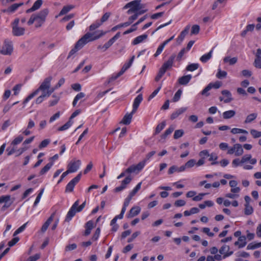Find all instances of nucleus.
I'll return each mask as SVG.
<instances>
[{"label": "nucleus", "instance_id": "21", "mask_svg": "<svg viewBox=\"0 0 261 261\" xmlns=\"http://www.w3.org/2000/svg\"><path fill=\"white\" fill-rule=\"evenodd\" d=\"M190 26L189 25H187L185 29L180 33L179 36L177 38L176 41L178 44H180L181 42L184 39L185 36L189 33V31L190 29Z\"/></svg>", "mask_w": 261, "mask_h": 261}, {"label": "nucleus", "instance_id": "8", "mask_svg": "<svg viewBox=\"0 0 261 261\" xmlns=\"http://www.w3.org/2000/svg\"><path fill=\"white\" fill-rule=\"evenodd\" d=\"M14 200L11 199L10 195H3L0 196V204L4 203L2 207V211H5L13 203Z\"/></svg>", "mask_w": 261, "mask_h": 261}, {"label": "nucleus", "instance_id": "39", "mask_svg": "<svg viewBox=\"0 0 261 261\" xmlns=\"http://www.w3.org/2000/svg\"><path fill=\"white\" fill-rule=\"evenodd\" d=\"M74 8V6L72 5H68L66 6H64L63 9L61 10L59 13V15H63L68 12L71 9Z\"/></svg>", "mask_w": 261, "mask_h": 261}, {"label": "nucleus", "instance_id": "3", "mask_svg": "<svg viewBox=\"0 0 261 261\" xmlns=\"http://www.w3.org/2000/svg\"><path fill=\"white\" fill-rule=\"evenodd\" d=\"M176 57L175 54H172L168 59V60L165 62L162 66L161 68L159 70V71L155 78V81L156 82L159 81L161 77L165 74L166 71L171 68L173 66V64L174 62V60Z\"/></svg>", "mask_w": 261, "mask_h": 261}, {"label": "nucleus", "instance_id": "4", "mask_svg": "<svg viewBox=\"0 0 261 261\" xmlns=\"http://www.w3.org/2000/svg\"><path fill=\"white\" fill-rule=\"evenodd\" d=\"M105 34L106 32H104L101 30H98L93 33H87L82 37H87L86 40L84 41V42H85V44H87L90 41H94L100 38Z\"/></svg>", "mask_w": 261, "mask_h": 261}, {"label": "nucleus", "instance_id": "28", "mask_svg": "<svg viewBox=\"0 0 261 261\" xmlns=\"http://www.w3.org/2000/svg\"><path fill=\"white\" fill-rule=\"evenodd\" d=\"M185 170V169L183 165L180 166V167H177V166L173 165V166H171L169 169L168 174H173L175 172H179L184 171Z\"/></svg>", "mask_w": 261, "mask_h": 261}, {"label": "nucleus", "instance_id": "59", "mask_svg": "<svg viewBox=\"0 0 261 261\" xmlns=\"http://www.w3.org/2000/svg\"><path fill=\"white\" fill-rule=\"evenodd\" d=\"M27 222L23 224L22 226H21L20 227H19L14 232L13 234V236H15L18 233L21 232L24 230L25 228L26 227V226L27 225Z\"/></svg>", "mask_w": 261, "mask_h": 261}, {"label": "nucleus", "instance_id": "35", "mask_svg": "<svg viewBox=\"0 0 261 261\" xmlns=\"http://www.w3.org/2000/svg\"><path fill=\"white\" fill-rule=\"evenodd\" d=\"M237 61L238 58L237 57L230 58V57H226L223 59L224 63H229V64L230 65L235 64L237 62Z\"/></svg>", "mask_w": 261, "mask_h": 261}, {"label": "nucleus", "instance_id": "53", "mask_svg": "<svg viewBox=\"0 0 261 261\" xmlns=\"http://www.w3.org/2000/svg\"><path fill=\"white\" fill-rule=\"evenodd\" d=\"M250 134L254 138H258L261 137V132L252 129L250 130Z\"/></svg>", "mask_w": 261, "mask_h": 261}, {"label": "nucleus", "instance_id": "55", "mask_svg": "<svg viewBox=\"0 0 261 261\" xmlns=\"http://www.w3.org/2000/svg\"><path fill=\"white\" fill-rule=\"evenodd\" d=\"M174 129L173 126H170L162 135V138H165L167 136L171 134Z\"/></svg>", "mask_w": 261, "mask_h": 261}, {"label": "nucleus", "instance_id": "64", "mask_svg": "<svg viewBox=\"0 0 261 261\" xmlns=\"http://www.w3.org/2000/svg\"><path fill=\"white\" fill-rule=\"evenodd\" d=\"M253 65L257 68L261 69V59H255Z\"/></svg>", "mask_w": 261, "mask_h": 261}, {"label": "nucleus", "instance_id": "20", "mask_svg": "<svg viewBox=\"0 0 261 261\" xmlns=\"http://www.w3.org/2000/svg\"><path fill=\"white\" fill-rule=\"evenodd\" d=\"M25 29L18 26L12 27V34L15 36H22L24 34Z\"/></svg>", "mask_w": 261, "mask_h": 261}, {"label": "nucleus", "instance_id": "51", "mask_svg": "<svg viewBox=\"0 0 261 261\" xmlns=\"http://www.w3.org/2000/svg\"><path fill=\"white\" fill-rule=\"evenodd\" d=\"M184 130L182 129H178L176 130L174 132V138L175 139H177L180 137H182L184 135Z\"/></svg>", "mask_w": 261, "mask_h": 261}, {"label": "nucleus", "instance_id": "49", "mask_svg": "<svg viewBox=\"0 0 261 261\" xmlns=\"http://www.w3.org/2000/svg\"><path fill=\"white\" fill-rule=\"evenodd\" d=\"M200 31V27L197 24L193 25L192 27L191 35H197Z\"/></svg>", "mask_w": 261, "mask_h": 261}, {"label": "nucleus", "instance_id": "24", "mask_svg": "<svg viewBox=\"0 0 261 261\" xmlns=\"http://www.w3.org/2000/svg\"><path fill=\"white\" fill-rule=\"evenodd\" d=\"M141 211V208L139 206H134L132 207L128 214V218H132L138 215Z\"/></svg>", "mask_w": 261, "mask_h": 261}, {"label": "nucleus", "instance_id": "44", "mask_svg": "<svg viewBox=\"0 0 261 261\" xmlns=\"http://www.w3.org/2000/svg\"><path fill=\"white\" fill-rule=\"evenodd\" d=\"M231 133L233 134H239V133H242V134H248V132L246 130L241 129V128H232L231 130Z\"/></svg>", "mask_w": 261, "mask_h": 261}, {"label": "nucleus", "instance_id": "12", "mask_svg": "<svg viewBox=\"0 0 261 261\" xmlns=\"http://www.w3.org/2000/svg\"><path fill=\"white\" fill-rule=\"evenodd\" d=\"M81 165V161L80 160H72L67 166V171H68L69 173L75 172L79 169Z\"/></svg>", "mask_w": 261, "mask_h": 261}, {"label": "nucleus", "instance_id": "32", "mask_svg": "<svg viewBox=\"0 0 261 261\" xmlns=\"http://www.w3.org/2000/svg\"><path fill=\"white\" fill-rule=\"evenodd\" d=\"M147 38V35L146 34L139 36L134 39L132 42V44L133 45H137L140 43H141L143 40H145Z\"/></svg>", "mask_w": 261, "mask_h": 261}, {"label": "nucleus", "instance_id": "36", "mask_svg": "<svg viewBox=\"0 0 261 261\" xmlns=\"http://www.w3.org/2000/svg\"><path fill=\"white\" fill-rule=\"evenodd\" d=\"M54 162H51L48 164H47L40 171L39 174L40 175H43L45 173H46L51 167V166L53 165Z\"/></svg>", "mask_w": 261, "mask_h": 261}, {"label": "nucleus", "instance_id": "10", "mask_svg": "<svg viewBox=\"0 0 261 261\" xmlns=\"http://www.w3.org/2000/svg\"><path fill=\"white\" fill-rule=\"evenodd\" d=\"M82 176V173H79L76 177L73 178L66 186L65 192H71L73 191L75 186L79 182Z\"/></svg>", "mask_w": 261, "mask_h": 261}, {"label": "nucleus", "instance_id": "43", "mask_svg": "<svg viewBox=\"0 0 261 261\" xmlns=\"http://www.w3.org/2000/svg\"><path fill=\"white\" fill-rule=\"evenodd\" d=\"M101 25V22H100L99 21L97 20L92 24H91L89 27V30L90 31H93L99 28Z\"/></svg>", "mask_w": 261, "mask_h": 261}, {"label": "nucleus", "instance_id": "63", "mask_svg": "<svg viewBox=\"0 0 261 261\" xmlns=\"http://www.w3.org/2000/svg\"><path fill=\"white\" fill-rule=\"evenodd\" d=\"M77 245L76 244L73 243L66 246L65 249L66 251H69L75 249Z\"/></svg>", "mask_w": 261, "mask_h": 261}, {"label": "nucleus", "instance_id": "18", "mask_svg": "<svg viewBox=\"0 0 261 261\" xmlns=\"http://www.w3.org/2000/svg\"><path fill=\"white\" fill-rule=\"evenodd\" d=\"M143 100V96L142 94H139L135 99L133 106V110L132 113H135L137 111L140 103Z\"/></svg>", "mask_w": 261, "mask_h": 261}, {"label": "nucleus", "instance_id": "52", "mask_svg": "<svg viewBox=\"0 0 261 261\" xmlns=\"http://www.w3.org/2000/svg\"><path fill=\"white\" fill-rule=\"evenodd\" d=\"M208 156H210V158H209L210 161H215V162L212 163V165L218 164V162L215 161L218 159V156L215 153H212L211 154H210V155Z\"/></svg>", "mask_w": 261, "mask_h": 261}, {"label": "nucleus", "instance_id": "37", "mask_svg": "<svg viewBox=\"0 0 261 261\" xmlns=\"http://www.w3.org/2000/svg\"><path fill=\"white\" fill-rule=\"evenodd\" d=\"M259 247H261V242L259 243L252 242L248 245L247 249L253 250Z\"/></svg>", "mask_w": 261, "mask_h": 261}, {"label": "nucleus", "instance_id": "19", "mask_svg": "<svg viewBox=\"0 0 261 261\" xmlns=\"http://www.w3.org/2000/svg\"><path fill=\"white\" fill-rule=\"evenodd\" d=\"M43 4L42 0H37L33 4V6L26 10L27 13H29L38 10L42 6Z\"/></svg>", "mask_w": 261, "mask_h": 261}, {"label": "nucleus", "instance_id": "6", "mask_svg": "<svg viewBox=\"0 0 261 261\" xmlns=\"http://www.w3.org/2000/svg\"><path fill=\"white\" fill-rule=\"evenodd\" d=\"M13 47L12 42L9 40H5L0 53L4 55H11L13 52Z\"/></svg>", "mask_w": 261, "mask_h": 261}, {"label": "nucleus", "instance_id": "5", "mask_svg": "<svg viewBox=\"0 0 261 261\" xmlns=\"http://www.w3.org/2000/svg\"><path fill=\"white\" fill-rule=\"evenodd\" d=\"M139 0H135L126 4L123 9H126L129 8V9L127 11V13L130 14L139 11Z\"/></svg>", "mask_w": 261, "mask_h": 261}, {"label": "nucleus", "instance_id": "54", "mask_svg": "<svg viewBox=\"0 0 261 261\" xmlns=\"http://www.w3.org/2000/svg\"><path fill=\"white\" fill-rule=\"evenodd\" d=\"M44 189H42L40 190L39 193L37 195V197L36 198V200H35V201L34 202V206H36L38 204V203L39 202L40 200V199L41 198V196H42V194H43V193L44 192Z\"/></svg>", "mask_w": 261, "mask_h": 261}, {"label": "nucleus", "instance_id": "23", "mask_svg": "<svg viewBox=\"0 0 261 261\" xmlns=\"http://www.w3.org/2000/svg\"><path fill=\"white\" fill-rule=\"evenodd\" d=\"M192 78V76L190 74L184 75L179 78L178 80V83L180 85H186L188 84Z\"/></svg>", "mask_w": 261, "mask_h": 261}, {"label": "nucleus", "instance_id": "26", "mask_svg": "<svg viewBox=\"0 0 261 261\" xmlns=\"http://www.w3.org/2000/svg\"><path fill=\"white\" fill-rule=\"evenodd\" d=\"M54 215V213L52 214L46 221L43 224L41 229L42 232H44L47 230L48 226L53 220Z\"/></svg>", "mask_w": 261, "mask_h": 261}, {"label": "nucleus", "instance_id": "27", "mask_svg": "<svg viewBox=\"0 0 261 261\" xmlns=\"http://www.w3.org/2000/svg\"><path fill=\"white\" fill-rule=\"evenodd\" d=\"M187 110V108H181L177 110H176L175 112H173L170 117L171 119L173 120L175 118H176L180 114L184 113L185 112H186Z\"/></svg>", "mask_w": 261, "mask_h": 261}, {"label": "nucleus", "instance_id": "16", "mask_svg": "<svg viewBox=\"0 0 261 261\" xmlns=\"http://www.w3.org/2000/svg\"><path fill=\"white\" fill-rule=\"evenodd\" d=\"M120 37V33L118 32L113 37H112L107 43H106L102 46V47L103 48V51L108 49Z\"/></svg>", "mask_w": 261, "mask_h": 261}, {"label": "nucleus", "instance_id": "14", "mask_svg": "<svg viewBox=\"0 0 261 261\" xmlns=\"http://www.w3.org/2000/svg\"><path fill=\"white\" fill-rule=\"evenodd\" d=\"M79 204V200H76L73 204L72 205L71 207L68 211L65 221H69L71 218L75 215L76 212H78L76 211L77 207Z\"/></svg>", "mask_w": 261, "mask_h": 261}, {"label": "nucleus", "instance_id": "1", "mask_svg": "<svg viewBox=\"0 0 261 261\" xmlns=\"http://www.w3.org/2000/svg\"><path fill=\"white\" fill-rule=\"evenodd\" d=\"M52 80L51 76H48L45 78L42 82L39 87L36 89L33 93L30 94L23 101V104L25 105L30 99L33 98L34 96L37 95L40 91H41L42 93L48 92L49 91H51V93L54 92V89L51 88V81Z\"/></svg>", "mask_w": 261, "mask_h": 261}, {"label": "nucleus", "instance_id": "48", "mask_svg": "<svg viewBox=\"0 0 261 261\" xmlns=\"http://www.w3.org/2000/svg\"><path fill=\"white\" fill-rule=\"evenodd\" d=\"M53 97L54 98L53 100H50L49 103V107H53L55 105H56L59 101L60 99V97L58 96L55 94L53 95Z\"/></svg>", "mask_w": 261, "mask_h": 261}, {"label": "nucleus", "instance_id": "57", "mask_svg": "<svg viewBox=\"0 0 261 261\" xmlns=\"http://www.w3.org/2000/svg\"><path fill=\"white\" fill-rule=\"evenodd\" d=\"M165 43H163L162 44H161L158 48L156 53L154 55V56L155 57H158L159 55L161 54L162 51H163L164 47L165 46Z\"/></svg>", "mask_w": 261, "mask_h": 261}, {"label": "nucleus", "instance_id": "46", "mask_svg": "<svg viewBox=\"0 0 261 261\" xmlns=\"http://www.w3.org/2000/svg\"><path fill=\"white\" fill-rule=\"evenodd\" d=\"M23 139V137L21 135H19L15 138L13 141L11 142V145H16L20 143Z\"/></svg>", "mask_w": 261, "mask_h": 261}, {"label": "nucleus", "instance_id": "7", "mask_svg": "<svg viewBox=\"0 0 261 261\" xmlns=\"http://www.w3.org/2000/svg\"><path fill=\"white\" fill-rule=\"evenodd\" d=\"M134 59L135 56H133L128 63H126L124 64V65L121 68V70L116 75L112 76L110 79L109 82L116 80L118 77L122 75L124 73V72L130 67L132 63L134 61Z\"/></svg>", "mask_w": 261, "mask_h": 261}, {"label": "nucleus", "instance_id": "33", "mask_svg": "<svg viewBox=\"0 0 261 261\" xmlns=\"http://www.w3.org/2000/svg\"><path fill=\"white\" fill-rule=\"evenodd\" d=\"M236 114V111L234 110H229L223 112V117L225 119H228L233 117Z\"/></svg>", "mask_w": 261, "mask_h": 261}, {"label": "nucleus", "instance_id": "45", "mask_svg": "<svg viewBox=\"0 0 261 261\" xmlns=\"http://www.w3.org/2000/svg\"><path fill=\"white\" fill-rule=\"evenodd\" d=\"M196 164V161L194 159L190 160L188 161L185 165H183L185 169L186 168H189L193 167L194 165Z\"/></svg>", "mask_w": 261, "mask_h": 261}, {"label": "nucleus", "instance_id": "17", "mask_svg": "<svg viewBox=\"0 0 261 261\" xmlns=\"http://www.w3.org/2000/svg\"><path fill=\"white\" fill-rule=\"evenodd\" d=\"M23 5V3H15L11 5L7 9L3 10L4 13H7L11 14L14 13L19 7L22 6Z\"/></svg>", "mask_w": 261, "mask_h": 261}, {"label": "nucleus", "instance_id": "42", "mask_svg": "<svg viewBox=\"0 0 261 261\" xmlns=\"http://www.w3.org/2000/svg\"><path fill=\"white\" fill-rule=\"evenodd\" d=\"M199 67V64L197 63H193L189 65L186 67V70L190 71H193L197 69H198Z\"/></svg>", "mask_w": 261, "mask_h": 261}, {"label": "nucleus", "instance_id": "60", "mask_svg": "<svg viewBox=\"0 0 261 261\" xmlns=\"http://www.w3.org/2000/svg\"><path fill=\"white\" fill-rule=\"evenodd\" d=\"M50 143V140L49 139H45L43 141H42L40 144L39 145V148L40 149H41L42 148L46 147L49 143Z\"/></svg>", "mask_w": 261, "mask_h": 261}, {"label": "nucleus", "instance_id": "13", "mask_svg": "<svg viewBox=\"0 0 261 261\" xmlns=\"http://www.w3.org/2000/svg\"><path fill=\"white\" fill-rule=\"evenodd\" d=\"M79 204V200H76L73 204L72 205L71 207L68 211L65 221H69L71 218L75 215L76 212H78L76 211L77 207Z\"/></svg>", "mask_w": 261, "mask_h": 261}, {"label": "nucleus", "instance_id": "41", "mask_svg": "<svg viewBox=\"0 0 261 261\" xmlns=\"http://www.w3.org/2000/svg\"><path fill=\"white\" fill-rule=\"evenodd\" d=\"M244 213L246 215H251L253 212V208L250 204H245Z\"/></svg>", "mask_w": 261, "mask_h": 261}, {"label": "nucleus", "instance_id": "22", "mask_svg": "<svg viewBox=\"0 0 261 261\" xmlns=\"http://www.w3.org/2000/svg\"><path fill=\"white\" fill-rule=\"evenodd\" d=\"M247 244L246 242V238L244 236H242V237H240L238 238V241H236L234 245L235 246H238L239 248H243L246 246Z\"/></svg>", "mask_w": 261, "mask_h": 261}, {"label": "nucleus", "instance_id": "47", "mask_svg": "<svg viewBox=\"0 0 261 261\" xmlns=\"http://www.w3.org/2000/svg\"><path fill=\"white\" fill-rule=\"evenodd\" d=\"M166 122L165 121L162 122L161 123L159 124L155 128V134H158L161 132V131L163 129L164 127L165 126Z\"/></svg>", "mask_w": 261, "mask_h": 261}, {"label": "nucleus", "instance_id": "31", "mask_svg": "<svg viewBox=\"0 0 261 261\" xmlns=\"http://www.w3.org/2000/svg\"><path fill=\"white\" fill-rule=\"evenodd\" d=\"M234 148L235 149V155L236 156H241L243 153V149L242 146L240 144H235L234 145Z\"/></svg>", "mask_w": 261, "mask_h": 261}, {"label": "nucleus", "instance_id": "25", "mask_svg": "<svg viewBox=\"0 0 261 261\" xmlns=\"http://www.w3.org/2000/svg\"><path fill=\"white\" fill-rule=\"evenodd\" d=\"M221 93L226 97V98L224 100L225 103H229L233 100L231 93L229 91L224 90L222 91Z\"/></svg>", "mask_w": 261, "mask_h": 261}, {"label": "nucleus", "instance_id": "9", "mask_svg": "<svg viewBox=\"0 0 261 261\" xmlns=\"http://www.w3.org/2000/svg\"><path fill=\"white\" fill-rule=\"evenodd\" d=\"M146 163V160L139 163L136 165H132L125 170V172L128 173H138L144 167Z\"/></svg>", "mask_w": 261, "mask_h": 261}, {"label": "nucleus", "instance_id": "58", "mask_svg": "<svg viewBox=\"0 0 261 261\" xmlns=\"http://www.w3.org/2000/svg\"><path fill=\"white\" fill-rule=\"evenodd\" d=\"M229 246L228 245H223L219 249V251L221 254H224L229 250Z\"/></svg>", "mask_w": 261, "mask_h": 261}, {"label": "nucleus", "instance_id": "50", "mask_svg": "<svg viewBox=\"0 0 261 261\" xmlns=\"http://www.w3.org/2000/svg\"><path fill=\"white\" fill-rule=\"evenodd\" d=\"M181 93L182 90L180 89L178 90V91L174 94V96L172 99L173 102H177L178 101L180 98Z\"/></svg>", "mask_w": 261, "mask_h": 261}, {"label": "nucleus", "instance_id": "29", "mask_svg": "<svg viewBox=\"0 0 261 261\" xmlns=\"http://www.w3.org/2000/svg\"><path fill=\"white\" fill-rule=\"evenodd\" d=\"M51 94V91H49L48 92L42 93V94L39 96L37 99H36L35 102L36 104H40L41 103L43 100L44 98L46 97H49Z\"/></svg>", "mask_w": 261, "mask_h": 261}, {"label": "nucleus", "instance_id": "15", "mask_svg": "<svg viewBox=\"0 0 261 261\" xmlns=\"http://www.w3.org/2000/svg\"><path fill=\"white\" fill-rule=\"evenodd\" d=\"M132 180V178L130 176H127L124 180H123L121 182V186L116 187L114 189L115 192H119L125 188H126L127 185L130 183Z\"/></svg>", "mask_w": 261, "mask_h": 261}, {"label": "nucleus", "instance_id": "2", "mask_svg": "<svg viewBox=\"0 0 261 261\" xmlns=\"http://www.w3.org/2000/svg\"><path fill=\"white\" fill-rule=\"evenodd\" d=\"M48 12V9H44L38 13L32 14L27 22V24L29 25H31L35 22L36 28L41 27L45 21Z\"/></svg>", "mask_w": 261, "mask_h": 261}, {"label": "nucleus", "instance_id": "40", "mask_svg": "<svg viewBox=\"0 0 261 261\" xmlns=\"http://www.w3.org/2000/svg\"><path fill=\"white\" fill-rule=\"evenodd\" d=\"M73 124V121L71 120H69L65 124L58 128V131H63L67 129L69 127Z\"/></svg>", "mask_w": 261, "mask_h": 261}, {"label": "nucleus", "instance_id": "38", "mask_svg": "<svg viewBox=\"0 0 261 261\" xmlns=\"http://www.w3.org/2000/svg\"><path fill=\"white\" fill-rule=\"evenodd\" d=\"M212 52H213V50H211L207 54H205V55L202 56L200 59V61L203 63L206 62L208 60H210L212 56Z\"/></svg>", "mask_w": 261, "mask_h": 261}, {"label": "nucleus", "instance_id": "30", "mask_svg": "<svg viewBox=\"0 0 261 261\" xmlns=\"http://www.w3.org/2000/svg\"><path fill=\"white\" fill-rule=\"evenodd\" d=\"M134 114V113H132V112L129 114H125L121 122L125 125L129 124L131 122V120L133 117V115Z\"/></svg>", "mask_w": 261, "mask_h": 261}, {"label": "nucleus", "instance_id": "34", "mask_svg": "<svg viewBox=\"0 0 261 261\" xmlns=\"http://www.w3.org/2000/svg\"><path fill=\"white\" fill-rule=\"evenodd\" d=\"M257 114L255 113H251V114L248 115L246 117V118L244 121V123H249L252 122L253 120H254L257 118Z\"/></svg>", "mask_w": 261, "mask_h": 261}, {"label": "nucleus", "instance_id": "56", "mask_svg": "<svg viewBox=\"0 0 261 261\" xmlns=\"http://www.w3.org/2000/svg\"><path fill=\"white\" fill-rule=\"evenodd\" d=\"M227 75V72L225 71H222L220 69H218V72L216 74V76L218 79L224 78Z\"/></svg>", "mask_w": 261, "mask_h": 261}, {"label": "nucleus", "instance_id": "62", "mask_svg": "<svg viewBox=\"0 0 261 261\" xmlns=\"http://www.w3.org/2000/svg\"><path fill=\"white\" fill-rule=\"evenodd\" d=\"M110 15H111V13H110V12H107V13H105L103 15V16H102L100 22H101V24H102V23L106 22L107 20H108Z\"/></svg>", "mask_w": 261, "mask_h": 261}, {"label": "nucleus", "instance_id": "61", "mask_svg": "<svg viewBox=\"0 0 261 261\" xmlns=\"http://www.w3.org/2000/svg\"><path fill=\"white\" fill-rule=\"evenodd\" d=\"M251 154H246L242 158L240 163L241 164L245 163L246 162L249 161L251 159Z\"/></svg>", "mask_w": 261, "mask_h": 261}, {"label": "nucleus", "instance_id": "11", "mask_svg": "<svg viewBox=\"0 0 261 261\" xmlns=\"http://www.w3.org/2000/svg\"><path fill=\"white\" fill-rule=\"evenodd\" d=\"M87 37H82L76 43L74 48L72 49L69 53L68 58L70 56L74 54L78 50L82 48L86 44L84 41L86 40Z\"/></svg>", "mask_w": 261, "mask_h": 261}]
</instances>
